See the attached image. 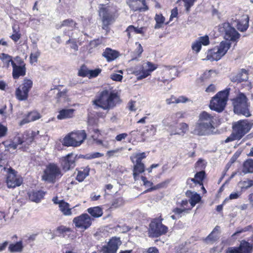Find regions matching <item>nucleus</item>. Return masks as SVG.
Segmentation results:
<instances>
[{
	"label": "nucleus",
	"mask_w": 253,
	"mask_h": 253,
	"mask_svg": "<svg viewBox=\"0 0 253 253\" xmlns=\"http://www.w3.org/2000/svg\"><path fill=\"white\" fill-rule=\"evenodd\" d=\"M146 186H151L150 188L148 189L146 191V192H151L152 191L163 188V187H164V186L165 185V184L164 183H160L154 186H152L153 184L152 182L148 180V182H146Z\"/></svg>",
	"instance_id": "09e8293b"
},
{
	"label": "nucleus",
	"mask_w": 253,
	"mask_h": 253,
	"mask_svg": "<svg viewBox=\"0 0 253 253\" xmlns=\"http://www.w3.org/2000/svg\"><path fill=\"white\" fill-rule=\"evenodd\" d=\"M189 100H190L185 96H180L178 98H176V100H175V101H176V103L177 104L180 103H185Z\"/></svg>",
	"instance_id": "bf43d9fd"
},
{
	"label": "nucleus",
	"mask_w": 253,
	"mask_h": 253,
	"mask_svg": "<svg viewBox=\"0 0 253 253\" xmlns=\"http://www.w3.org/2000/svg\"><path fill=\"white\" fill-rule=\"evenodd\" d=\"M40 55V53L37 51L35 53H31L30 55V60L31 63L36 62L37 61V58Z\"/></svg>",
	"instance_id": "13d9d810"
},
{
	"label": "nucleus",
	"mask_w": 253,
	"mask_h": 253,
	"mask_svg": "<svg viewBox=\"0 0 253 253\" xmlns=\"http://www.w3.org/2000/svg\"><path fill=\"white\" fill-rule=\"evenodd\" d=\"M111 79L115 81H121L123 79L122 75L117 73H114L111 75Z\"/></svg>",
	"instance_id": "4d7b16f0"
},
{
	"label": "nucleus",
	"mask_w": 253,
	"mask_h": 253,
	"mask_svg": "<svg viewBox=\"0 0 253 253\" xmlns=\"http://www.w3.org/2000/svg\"><path fill=\"white\" fill-rule=\"evenodd\" d=\"M178 128L174 132H171V134H180L181 133H185L188 130V126L187 124L182 123L179 124Z\"/></svg>",
	"instance_id": "a18cd8bd"
},
{
	"label": "nucleus",
	"mask_w": 253,
	"mask_h": 253,
	"mask_svg": "<svg viewBox=\"0 0 253 253\" xmlns=\"http://www.w3.org/2000/svg\"><path fill=\"white\" fill-rule=\"evenodd\" d=\"M143 28L140 27L139 28L134 27L132 25L129 26L127 28L126 30V32H127V35L129 38L130 37V33L131 32H134L136 34H143L144 33L143 31Z\"/></svg>",
	"instance_id": "c03bdc74"
},
{
	"label": "nucleus",
	"mask_w": 253,
	"mask_h": 253,
	"mask_svg": "<svg viewBox=\"0 0 253 253\" xmlns=\"http://www.w3.org/2000/svg\"><path fill=\"white\" fill-rule=\"evenodd\" d=\"M219 31L224 34L225 41L230 43V41L236 42L240 38V34L231 27L229 23H224L219 26Z\"/></svg>",
	"instance_id": "9d476101"
},
{
	"label": "nucleus",
	"mask_w": 253,
	"mask_h": 253,
	"mask_svg": "<svg viewBox=\"0 0 253 253\" xmlns=\"http://www.w3.org/2000/svg\"><path fill=\"white\" fill-rule=\"evenodd\" d=\"M62 175L61 171L57 164L49 163L46 167L42 175V179L49 183H54L57 179Z\"/></svg>",
	"instance_id": "0eeeda50"
},
{
	"label": "nucleus",
	"mask_w": 253,
	"mask_h": 253,
	"mask_svg": "<svg viewBox=\"0 0 253 253\" xmlns=\"http://www.w3.org/2000/svg\"><path fill=\"white\" fill-rule=\"evenodd\" d=\"M157 68L156 64L147 62L142 66H137L133 69L132 73L137 76V80H142L149 76Z\"/></svg>",
	"instance_id": "1a4fd4ad"
},
{
	"label": "nucleus",
	"mask_w": 253,
	"mask_h": 253,
	"mask_svg": "<svg viewBox=\"0 0 253 253\" xmlns=\"http://www.w3.org/2000/svg\"><path fill=\"white\" fill-rule=\"evenodd\" d=\"M61 165L65 171L74 168L76 166V158L72 153H69L61 159Z\"/></svg>",
	"instance_id": "5701e85b"
},
{
	"label": "nucleus",
	"mask_w": 253,
	"mask_h": 253,
	"mask_svg": "<svg viewBox=\"0 0 253 253\" xmlns=\"http://www.w3.org/2000/svg\"><path fill=\"white\" fill-rule=\"evenodd\" d=\"M0 59L7 68L9 67L10 63L12 65V63H15L12 60V57L11 56L3 53L0 54Z\"/></svg>",
	"instance_id": "58836bf2"
},
{
	"label": "nucleus",
	"mask_w": 253,
	"mask_h": 253,
	"mask_svg": "<svg viewBox=\"0 0 253 253\" xmlns=\"http://www.w3.org/2000/svg\"><path fill=\"white\" fill-rule=\"evenodd\" d=\"M103 154L99 152H94L90 154H87L86 155H81L79 158L85 159L87 160H91L97 158H100L103 156Z\"/></svg>",
	"instance_id": "49530a36"
},
{
	"label": "nucleus",
	"mask_w": 253,
	"mask_h": 253,
	"mask_svg": "<svg viewBox=\"0 0 253 253\" xmlns=\"http://www.w3.org/2000/svg\"><path fill=\"white\" fill-rule=\"evenodd\" d=\"M121 244L122 241L120 237H113L109 239L107 245L102 247L100 252L102 253H117Z\"/></svg>",
	"instance_id": "2eb2a0df"
},
{
	"label": "nucleus",
	"mask_w": 253,
	"mask_h": 253,
	"mask_svg": "<svg viewBox=\"0 0 253 253\" xmlns=\"http://www.w3.org/2000/svg\"><path fill=\"white\" fill-rule=\"evenodd\" d=\"M193 133L198 135H206V126L204 123H200L198 121L195 126Z\"/></svg>",
	"instance_id": "e433bc0d"
},
{
	"label": "nucleus",
	"mask_w": 253,
	"mask_h": 253,
	"mask_svg": "<svg viewBox=\"0 0 253 253\" xmlns=\"http://www.w3.org/2000/svg\"><path fill=\"white\" fill-rule=\"evenodd\" d=\"M206 166V165H205L204 164V160L202 159H199L198 160V161L195 164L196 168H198L201 169H205Z\"/></svg>",
	"instance_id": "864d4df0"
},
{
	"label": "nucleus",
	"mask_w": 253,
	"mask_h": 253,
	"mask_svg": "<svg viewBox=\"0 0 253 253\" xmlns=\"http://www.w3.org/2000/svg\"><path fill=\"white\" fill-rule=\"evenodd\" d=\"M162 74L163 76L158 78V84L161 86L162 84H159L160 82L165 84L167 82L171 81L177 76L178 71L174 66H164L162 67Z\"/></svg>",
	"instance_id": "f8f14e48"
},
{
	"label": "nucleus",
	"mask_w": 253,
	"mask_h": 253,
	"mask_svg": "<svg viewBox=\"0 0 253 253\" xmlns=\"http://www.w3.org/2000/svg\"><path fill=\"white\" fill-rule=\"evenodd\" d=\"M33 85L31 80L24 79L23 83L16 89L15 95L16 98L20 100H26L28 97V93Z\"/></svg>",
	"instance_id": "4468645a"
},
{
	"label": "nucleus",
	"mask_w": 253,
	"mask_h": 253,
	"mask_svg": "<svg viewBox=\"0 0 253 253\" xmlns=\"http://www.w3.org/2000/svg\"><path fill=\"white\" fill-rule=\"evenodd\" d=\"M79 75L81 77H86L89 76V70L81 69L79 71Z\"/></svg>",
	"instance_id": "338daca9"
},
{
	"label": "nucleus",
	"mask_w": 253,
	"mask_h": 253,
	"mask_svg": "<svg viewBox=\"0 0 253 253\" xmlns=\"http://www.w3.org/2000/svg\"><path fill=\"white\" fill-rule=\"evenodd\" d=\"M186 195L189 198V203L190 204L191 209L201 200V197L200 194L196 192H193L191 190H187L186 192Z\"/></svg>",
	"instance_id": "bb28decb"
},
{
	"label": "nucleus",
	"mask_w": 253,
	"mask_h": 253,
	"mask_svg": "<svg viewBox=\"0 0 253 253\" xmlns=\"http://www.w3.org/2000/svg\"><path fill=\"white\" fill-rule=\"evenodd\" d=\"M206 177V174L205 170H201L196 173L194 178H188L186 181V184L189 185V188H193L194 187L193 183L196 185L197 184L202 185L204 180Z\"/></svg>",
	"instance_id": "4be33fe9"
},
{
	"label": "nucleus",
	"mask_w": 253,
	"mask_h": 253,
	"mask_svg": "<svg viewBox=\"0 0 253 253\" xmlns=\"http://www.w3.org/2000/svg\"><path fill=\"white\" fill-rule=\"evenodd\" d=\"M155 20L157 23L155 26V28H160L161 27V24H163L165 21V18L162 16V15L156 14L155 16Z\"/></svg>",
	"instance_id": "3c124183"
},
{
	"label": "nucleus",
	"mask_w": 253,
	"mask_h": 253,
	"mask_svg": "<svg viewBox=\"0 0 253 253\" xmlns=\"http://www.w3.org/2000/svg\"><path fill=\"white\" fill-rule=\"evenodd\" d=\"M249 18L248 16H247L244 20L238 21L236 25L237 29L241 32L246 31L249 27Z\"/></svg>",
	"instance_id": "4c0bfd02"
},
{
	"label": "nucleus",
	"mask_w": 253,
	"mask_h": 253,
	"mask_svg": "<svg viewBox=\"0 0 253 253\" xmlns=\"http://www.w3.org/2000/svg\"><path fill=\"white\" fill-rule=\"evenodd\" d=\"M242 172L244 174L253 173V159H248L244 162Z\"/></svg>",
	"instance_id": "c9c22d12"
},
{
	"label": "nucleus",
	"mask_w": 253,
	"mask_h": 253,
	"mask_svg": "<svg viewBox=\"0 0 253 253\" xmlns=\"http://www.w3.org/2000/svg\"><path fill=\"white\" fill-rule=\"evenodd\" d=\"M250 181H252L251 179L249 178L247 179L246 180H244L242 182V184L243 185V188H244L245 189H248L252 187V185L250 184Z\"/></svg>",
	"instance_id": "680f3d73"
},
{
	"label": "nucleus",
	"mask_w": 253,
	"mask_h": 253,
	"mask_svg": "<svg viewBox=\"0 0 253 253\" xmlns=\"http://www.w3.org/2000/svg\"><path fill=\"white\" fill-rule=\"evenodd\" d=\"M248 79V73L245 69H242L241 71L236 75L232 78L231 81L233 82L241 83L246 81Z\"/></svg>",
	"instance_id": "c756f323"
},
{
	"label": "nucleus",
	"mask_w": 253,
	"mask_h": 253,
	"mask_svg": "<svg viewBox=\"0 0 253 253\" xmlns=\"http://www.w3.org/2000/svg\"><path fill=\"white\" fill-rule=\"evenodd\" d=\"M23 249V245L22 242H18L15 244H10L8 249L11 252H20Z\"/></svg>",
	"instance_id": "a19ab883"
},
{
	"label": "nucleus",
	"mask_w": 253,
	"mask_h": 253,
	"mask_svg": "<svg viewBox=\"0 0 253 253\" xmlns=\"http://www.w3.org/2000/svg\"><path fill=\"white\" fill-rule=\"evenodd\" d=\"M181 1L184 3V6L185 7L186 12L189 13L190 11V8L193 6L197 0H178L177 3H179Z\"/></svg>",
	"instance_id": "37998d69"
},
{
	"label": "nucleus",
	"mask_w": 253,
	"mask_h": 253,
	"mask_svg": "<svg viewBox=\"0 0 253 253\" xmlns=\"http://www.w3.org/2000/svg\"><path fill=\"white\" fill-rule=\"evenodd\" d=\"M252 124L249 123L247 120H241L235 123L233 125V132L228 137L225 142H229L240 140L251 128Z\"/></svg>",
	"instance_id": "f03ea898"
},
{
	"label": "nucleus",
	"mask_w": 253,
	"mask_h": 253,
	"mask_svg": "<svg viewBox=\"0 0 253 253\" xmlns=\"http://www.w3.org/2000/svg\"><path fill=\"white\" fill-rule=\"evenodd\" d=\"M73 231L72 228L66 227L64 225H60L58 226L56 229V232L58 236L65 237L66 236H69L71 233Z\"/></svg>",
	"instance_id": "f704fd0d"
},
{
	"label": "nucleus",
	"mask_w": 253,
	"mask_h": 253,
	"mask_svg": "<svg viewBox=\"0 0 253 253\" xmlns=\"http://www.w3.org/2000/svg\"><path fill=\"white\" fill-rule=\"evenodd\" d=\"M241 195V194H239L238 193H232L230 194L229 197L227 198V201L229 200H233V199H237L238 198L240 197Z\"/></svg>",
	"instance_id": "69168bd1"
},
{
	"label": "nucleus",
	"mask_w": 253,
	"mask_h": 253,
	"mask_svg": "<svg viewBox=\"0 0 253 253\" xmlns=\"http://www.w3.org/2000/svg\"><path fill=\"white\" fill-rule=\"evenodd\" d=\"M163 220L161 215L151 220L149 228L150 236L157 238L167 233L168 227L162 223Z\"/></svg>",
	"instance_id": "39448f33"
},
{
	"label": "nucleus",
	"mask_w": 253,
	"mask_h": 253,
	"mask_svg": "<svg viewBox=\"0 0 253 253\" xmlns=\"http://www.w3.org/2000/svg\"><path fill=\"white\" fill-rule=\"evenodd\" d=\"M40 118V115L37 112H32L27 115L19 123L20 126H22L29 122L34 121Z\"/></svg>",
	"instance_id": "7c9ffc66"
},
{
	"label": "nucleus",
	"mask_w": 253,
	"mask_h": 253,
	"mask_svg": "<svg viewBox=\"0 0 253 253\" xmlns=\"http://www.w3.org/2000/svg\"><path fill=\"white\" fill-rule=\"evenodd\" d=\"M120 102L121 99L117 93L105 90L101 92L98 99L93 101V104L104 110H109Z\"/></svg>",
	"instance_id": "f257e3e1"
},
{
	"label": "nucleus",
	"mask_w": 253,
	"mask_h": 253,
	"mask_svg": "<svg viewBox=\"0 0 253 253\" xmlns=\"http://www.w3.org/2000/svg\"><path fill=\"white\" fill-rule=\"evenodd\" d=\"M102 55L108 61L110 62L116 59L118 57L119 53L115 50L107 48L102 53Z\"/></svg>",
	"instance_id": "2f4dec72"
},
{
	"label": "nucleus",
	"mask_w": 253,
	"mask_h": 253,
	"mask_svg": "<svg viewBox=\"0 0 253 253\" xmlns=\"http://www.w3.org/2000/svg\"><path fill=\"white\" fill-rule=\"evenodd\" d=\"M251 228H252V226L251 225H249L248 226L245 227L244 228H242L241 229H238L236 231V232L234 233V234L232 235V236L236 235H237V234H238L239 233H243V232H247V231H249Z\"/></svg>",
	"instance_id": "052dcab7"
},
{
	"label": "nucleus",
	"mask_w": 253,
	"mask_h": 253,
	"mask_svg": "<svg viewBox=\"0 0 253 253\" xmlns=\"http://www.w3.org/2000/svg\"><path fill=\"white\" fill-rule=\"evenodd\" d=\"M87 211L90 214L91 218H92V221L95 218L102 216L103 214V209L100 206L89 208L87 209Z\"/></svg>",
	"instance_id": "c85d7f7f"
},
{
	"label": "nucleus",
	"mask_w": 253,
	"mask_h": 253,
	"mask_svg": "<svg viewBox=\"0 0 253 253\" xmlns=\"http://www.w3.org/2000/svg\"><path fill=\"white\" fill-rule=\"evenodd\" d=\"M199 120L200 123H204L206 126V135L209 134L212 132L214 128L213 126L214 121L215 120L213 116L204 111L200 115Z\"/></svg>",
	"instance_id": "f3484780"
},
{
	"label": "nucleus",
	"mask_w": 253,
	"mask_h": 253,
	"mask_svg": "<svg viewBox=\"0 0 253 253\" xmlns=\"http://www.w3.org/2000/svg\"><path fill=\"white\" fill-rule=\"evenodd\" d=\"M146 157L145 153H137L130 157V160L134 164L132 169V175L135 181L138 180L140 174L145 171V167L142 160Z\"/></svg>",
	"instance_id": "6e6552de"
},
{
	"label": "nucleus",
	"mask_w": 253,
	"mask_h": 253,
	"mask_svg": "<svg viewBox=\"0 0 253 253\" xmlns=\"http://www.w3.org/2000/svg\"><path fill=\"white\" fill-rule=\"evenodd\" d=\"M27 194L30 200L36 203H39L43 198L45 194V192L41 190H32L29 191Z\"/></svg>",
	"instance_id": "a878e982"
},
{
	"label": "nucleus",
	"mask_w": 253,
	"mask_h": 253,
	"mask_svg": "<svg viewBox=\"0 0 253 253\" xmlns=\"http://www.w3.org/2000/svg\"><path fill=\"white\" fill-rule=\"evenodd\" d=\"M230 90L229 88H226L216 93L210 101V109L218 113L223 111L227 104Z\"/></svg>",
	"instance_id": "7ed1b4c3"
},
{
	"label": "nucleus",
	"mask_w": 253,
	"mask_h": 253,
	"mask_svg": "<svg viewBox=\"0 0 253 253\" xmlns=\"http://www.w3.org/2000/svg\"><path fill=\"white\" fill-rule=\"evenodd\" d=\"M21 38V34L19 32H16V33H13L10 36V38L14 41L15 42H17Z\"/></svg>",
	"instance_id": "e2e57ef3"
},
{
	"label": "nucleus",
	"mask_w": 253,
	"mask_h": 253,
	"mask_svg": "<svg viewBox=\"0 0 253 253\" xmlns=\"http://www.w3.org/2000/svg\"><path fill=\"white\" fill-rule=\"evenodd\" d=\"M15 60L18 61L19 65L12 63V76L14 79H18L20 76H24L26 74L25 64L19 57H16Z\"/></svg>",
	"instance_id": "aec40b11"
},
{
	"label": "nucleus",
	"mask_w": 253,
	"mask_h": 253,
	"mask_svg": "<svg viewBox=\"0 0 253 253\" xmlns=\"http://www.w3.org/2000/svg\"><path fill=\"white\" fill-rule=\"evenodd\" d=\"M21 144L22 143H9L8 145L6 146L5 145V143H0V149L2 147H4L5 148L4 151H6L7 150L6 148H8V147L13 148V149H15L17 148L18 144ZM2 158H3V153L1 152V151H0V163L2 161Z\"/></svg>",
	"instance_id": "de8ad7c7"
},
{
	"label": "nucleus",
	"mask_w": 253,
	"mask_h": 253,
	"mask_svg": "<svg viewBox=\"0 0 253 253\" xmlns=\"http://www.w3.org/2000/svg\"><path fill=\"white\" fill-rule=\"evenodd\" d=\"M86 138L84 130L72 131L67 134L63 139L64 142H84Z\"/></svg>",
	"instance_id": "a211bd4d"
},
{
	"label": "nucleus",
	"mask_w": 253,
	"mask_h": 253,
	"mask_svg": "<svg viewBox=\"0 0 253 253\" xmlns=\"http://www.w3.org/2000/svg\"><path fill=\"white\" fill-rule=\"evenodd\" d=\"M145 253H159L158 249L155 247H150L147 249Z\"/></svg>",
	"instance_id": "774afa93"
},
{
	"label": "nucleus",
	"mask_w": 253,
	"mask_h": 253,
	"mask_svg": "<svg viewBox=\"0 0 253 253\" xmlns=\"http://www.w3.org/2000/svg\"><path fill=\"white\" fill-rule=\"evenodd\" d=\"M77 174L76 180L79 182H82L89 175L90 168L89 165L85 167H81L76 169Z\"/></svg>",
	"instance_id": "393cba45"
},
{
	"label": "nucleus",
	"mask_w": 253,
	"mask_h": 253,
	"mask_svg": "<svg viewBox=\"0 0 253 253\" xmlns=\"http://www.w3.org/2000/svg\"><path fill=\"white\" fill-rule=\"evenodd\" d=\"M210 72H205L199 78L196 80V83L200 85H203L206 80L209 78Z\"/></svg>",
	"instance_id": "8fccbe9b"
},
{
	"label": "nucleus",
	"mask_w": 253,
	"mask_h": 253,
	"mask_svg": "<svg viewBox=\"0 0 253 253\" xmlns=\"http://www.w3.org/2000/svg\"><path fill=\"white\" fill-rule=\"evenodd\" d=\"M122 148H117L114 150H109L107 152L106 155L110 158L113 157L116 153H118L119 152L122 151Z\"/></svg>",
	"instance_id": "6e6d98bb"
},
{
	"label": "nucleus",
	"mask_w": 253,
	"mask_h": 253,
	"mask_svg": "<svg viewBox=\"0 0 253 253\" xmlns=\"http://www.w3.org/2000/svg\"><path fill=\"white\" fill-rule=\"evenodd\" d=\"M124 201L122 197L114 198L112 201L110 209H116L123 205Z\"/></svg>",
	"instance_id": "79ce46f5"
},
{
	"label": "nucleus",
	"mask_w": 253,
	"mask_h": 253,
	"mask_svg": "<svg viewBox=\"0 0 253 253\" xmlns=\"http://www.w3.org/2000/svg\"><path fill=\"white\" fill-rule=\"evenodd\" d=\"M234 107V112L239 115H243L247 117L251 116L249 111L250 103L248 99L244 93L239 94L232 100Z\"/></svg>",
	"instance_id": "20e7f679"
},
{
	"label": "nucleus",
	"mask_w": 253,
	"mask_h": 253,
	"mask_svg": "<svg viewBox=\"0 0 253 253\" xmlns=\"http://www.w3.org/2000/svg\"><path fill=\"white\" fill-rule=\"evenodd\" d=\"M253 245L249 242L242 240L238 247H230L228 253H253Z\"/></svg>",
	"instance_id": "6ab92c4d"
},
{
	"label": "nucleus",
	"mask_w": 253,
	"mask_h": 253,
	"mask_svg": "<svg viewBox=\"0 0 253 253\" xmlns=\"http://www.w3.org/2000/svg\"><path fill=\"white\" fill-rule=\"evenodd\" d=\"M100 69H96L95 70H89V76L90 78H94L97 77L101 72Z\"/></svg>",
	"instance_id": "603ef678"
},
{
	"label": "nucleus",
	"mask_w": 253,
	"mask_h": 253,
	"mask_svg": "<svg viewBox=\"0 0 253 253\" xmlns=\"http://www.w3.org/2000/svg\"><path fill=\"white\" fill-rule=\"evenodd\" d=\"M17 172L12 168L7 169V174L6 183L8 188H15L21 185L23 182L21 177H18L16 175Z\"/></svg>",
	"instance_id": "dca6fc26"
},
{
	"label": "nucleus",
	"mask_w": 253,
	"mask_h": 253,
	"mask_svg": "<svg viewBox=\"0 0 253 253\" xmlns=\"http://www.w3.org/2000/svg\"><path fill=\"white\" fill-rule=\"evenodd\" d=\"M191 211V208L189 209H182L179 208H174L172 210V212L175 214L178 218L181 217L185 213H188Z\"/></svg>",
	"instance_id": "ea45409f"
},
{
	"label": "nucleus",
	"mask_w": 253,
	"mask_h": 253,
	"mask_svg": "<svg viewBox=\"0 0 253 253\" xmlns=\"http://www.w3.org/2000/svg\"><path fill=\"white\" fill-rule=\"evenodd\" d=\"M99 15L101 18L103 29L106 30L115 21L114 14L109 7H101L99 10Z\"/></svg>",
	"instance_id": "ddd939ff"
},
{
	"label": "nucleus",
	"mask_w": 253,
	"mask_h": 253,
	"mask_svg": "<svg viewBox=\"0 0 253 253\" xmlns=\"http://www.w3.org/2000/svg\"><path fill=\"white\" fill-rule=\"evenodd\" d=\"M77 23L72 19H67L63 20L60 24L56 25L57 29L64 28L65 30L72 31L75 27Z\"/></svg>",
	"instance_id": "cd10ccee"
},
{
	"label": "nucleus",
	"mask_w": 253,
	"mask_h": 253,
	"mask_svg": "<svg viewBox=\"0 0 253 253\" xmlns=\"http://www.w3.org/2000/svg\"><path fill=\"white\" fill-rule=\"evenodd\" d=\"M127 3L134 11H145L149 9L146 0H127Z\"/></svg>",
	"instance_id": "412c9836"
},
{
	"label": "nucleus",
	"mask_w": 253,
	"mask_h": 253,
	"mask_svg": "<svg viewBox=\"0 0 253 253\" xmlns=\"http://www.w3.org/2000/svg\"><path fill=\"white\" fill-rule=\"evenodd\" d=\"M73 223L76 228L85 231L92 225V218L87 213H84L74 217Z\"/></svg>",
	"instance_id": "9b49d317"
},
{
	"label": "nucleus",
	"mask_w": 253,
	"mask_h": 253,
	"mask_svg": "<svg viewBox=\"0 0 253 253\" xmlns=\"http://www.w3.org/2000/svg\"><path fill=\"white\" fill-rule=\"evenodd\" d=\"M180 206L182 209H189L188 207V201L187 199L182 200L180 203Z\"/></svg>",
	"instance_id": "0e129e2a"
},
{
	"label": "nucleus",
	"mask_w": 253,
	"mask_h": 253,
	"mask_svg": "<svg viewBox=\"0 0 253 253\" xmlns=\"http://www.w3.org/2000/svg\"><path fill=\"white\" fill-rule=\"evenodd\" d=\"M230 46L231 43L229 42H221L219 46L208 51L206 59L211 61L219 60L226 54Z\"/></svg>",
	"instance_id": "423d86ee"
},
{
	"label": "nucleus",
	"mask_w": 253,
	"mask_h": 253,
	"mask_svg": "<svg viewBox=\"0 0 253 253\" xmlns=\"http://www.w3.org/2000/svg\"><path fill=\"white\" fill-rule=\"evenodd\" d=\"M75 110L73 109H65L60 110L57 118L59 120H63L72 118Z\"/></svg>",
	"instance_id": "473e14b6"
},
{
	"label": "nucleus",
	"mask_w": 253,
	"mask_h": 253,
	"mask_svg": "<svg viewBox=\"0 0 253 253\" xmlns=\"http://www.w3.org/2000/svg\"><path fill=\"white\" fill-rule=\"evenodd\" d=\"M209 44V37L206 35L197 38L196 40L192 42L191 48L196 53H198L201 49L202 45L206 46Z\"/></svg>",
	"instance_id": "b1692460"
},
{
	"label": "nucleus",
	"mask_w": 253,
	"mask_h": 253,
	"mask_svg": "<svg viewBox=\"0 0 253 253\" xmlns=\"http://www.w3.org/2000/svg\"><path fill=\"white\" fill-rule=\"evenodd\" d=\"M59 208L60 211L64 215L68 216L72 214V209L70 208V205L63 200L59 201Z\"/></svg>",
	"instance_id": "72a5a7b5"
},
{
	"label": "nucleus",
	"mask_w": 253,
	"mask_h": 253,
	"mask_svg": "<svg viewBox=\"0 0 253 253\" xmlns=\"http://www.w3.org/2000/svg\"><path fill=\"white\" fill-rule=\"evenodd\" d=\"M136 44H137V47L136 49H135L134 54L137 55L138 57H140V55L142 53L143 49V48L141 45L140 43H139L138 42H136Z\"/></svg>",
	"instance_id": "5fc2aeb1"
}]
</instances>
